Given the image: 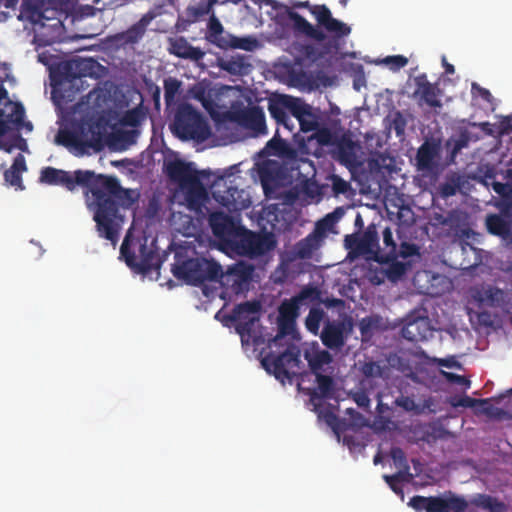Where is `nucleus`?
Here are the masks:
<instances>
[{
	"label": "nucleus",
	"mask_w": 512,
	"mask_h": 512,
	"mask_svg": "<svg viewBox=\"0 0 512 512\" xmlns=\"http://www.w3.org/2000/svg\"><path fill=\"white\" fill-rule=\"evenodd\" d=\"M40 181L48 185H59L73 191L76 186L86 187L91 193L88 208L98 236L115 246L124 224L121 209L132 208L140 198L136 189H126L116 177L95 175L93 171L76 170L71 173L54 167L41 170Z\"/></svg>",
	"instance_id": "obj_1"
},
{
	"label": "nucleus",
	"mask_w": 512,
	"mask_h": 512,
	"mask_svg": "<svg viewBox=\"0 0 512 512\" xmlns=\"http://www.w3.org/2000/svg\"><path fill=\"white\" fill-rule=\"evenodd\" d=\"M285 12L292 21L296 37L304 36L315 42H324L326 52L339 50L351 33V27L334 18L325 4L295 1L292 7L285 6Z\"/></svg>",
	"instance_id": "obj_2"
},
{
	"label": "nucleus",
	"mask_w": 512,
	"mask_h": 512,
	"mask_svg": "<svg viewBox=\"0 0 512 512\" xmlns=\"http://www.w3.org/2000/svg\"><path fill=\"white\" fill-rule=\"evenodd\" d=\"M166 174L178 184L188 209L200 212L208 200V192L193 164L178 159L170 161L166 165Z\"/></svg>",
	"instance_id": "obj_3"
},
{
	"label": "nucleus",
	"mask_w": 512,
	"mask_h": 512,
	"mask_svg": "<svg viewBox=\"0 0 512 512\" xmlns=\"http://www.w3.org/2000/svg\"><path fill=\"white\" fill-rule=\"evenodd\" d=\"M100 64L93 58H75L62 63L59 67L61 80L59 89L60 98L65 101H73L76 93L84 90L83 78L96 77Z\"/></svg>",
	"instance_id": "obj_4"
},
{
	"label": "nucleus",
	"mask_w": 512,
	"mask_h": 512,
	"mask_svg": "<svg viewBox=\"0 0 512 512\" xmlns=\"http://www.w3.org/2000/svg\"><path fill=\"white\" fill-rule=\"evenodd\" d=\"M170 130L181 140L203 142L211 136L207 119L189 103L177 106Z\"/></svg>",
	"instance_id": "obj_5"
},
{
	"label": "nucleus",
	"mask_w": 512,
	"mask_h": 512,
	"mask_svg": "<svg viewBox=\"0 0 512 512\" xmlns=\"http://www.w3.org/2000/svg\"><path fill=\"white\" fill-rule=\"evenodd\" d=\"M171 271L174 277L193 286H199L206 281H218L223 277L219 263L213 259L198 257L182 259L181 256H176Z\"/></svg>",
	"instance_id": "obj_6"
},
{
	"label": "nucleus",
	"mask_w": 512,
	"mask_h": 512,
	"mask_svg": "<svg viewBox=\"0 0 512 512\" xmlns=\"http://www.w3.org/2000/svg\"><path fill=\"white\" fill-rule=\"evenodd\" d=\"M408 505L416 512H465L469 503L463 496L447 491L441 496H413Z\"/></svg>",
	"instance_id": "obj_7"
},
{
	"label": "nucleus",
	"mask_w": 512,
	"mask_h": 512,
	"mask_svg": "<svg viewBox=\"0 0 512 512\" xmlns=\"http://www.w3.org/2000/svg\"><path fill=\"white\" fill-rule=\"evenodd\" d=\"M318 295L319 292L317 288L305 286L291 299L282 302L279 307V330L278 334L274 337L273 342L276 343L287 334V329L294 325L301 306L306 304L308 301L316 300Z\"/></svg>",
	"instance_id": "obj_8"
},
{
	"label": "nucleus",
	"mask_w": 512,
	"mask_h": 512,
	"mask_svg": "<svg viewBox=\"0 0 512 512\" xmlns=\"http://www.w3.org/2000/svg\"><path fill=\"white\" fill-rule=\"evenodd\" d=\"M300 363V351L295 347L287 348L279 355L270 352L261 360L265 370L281 382H284L285 379L290 380L292 375L289 369L299 367Z\"/></svg>",
	"instance_id": "obj_9"
},
{
	"label": "nucleus",
	"mask_w": 512,
	"mask_h": 512,
	"mask_svg": "<svg viewBox=\"0 0 512 512\" xmlns=\"http://www.w3.org/2000/svg\"><path fill=\"white\" fill-rule=\"evenodd\" d=\"M229 119L242 128L252 131L255 136L266 133L265 114L260 106L233 108L229 112Z\"/></svg>",
	"instance_id": "obj_10"
},
{
	"label": "nucleus",
	"mask_w": 512,
	"mask_h": 512,
	"mask_svg": "<svg viewBox=\"0 0 512 512\" xmlns=\"http://www.w3.org/2000/svg\"><path fill=\"white\" fill-rule=\"evenodd\" d=\"M120 254L124 258L127 266L143 274L150 272L154 268V261L157 256L156 252L148 247L146 243L139 245L138 255H136L130 249L128 236H126L122 242Z\"/></svg>",
	"instance_id": "obj_11"
},
{
	"label": "nucleus",
	"mask_w": 512,
	"mask_h": 512,
	"mask_svg": "<svg viewBox=\"0 0 512 512\" xmlns=\"http://www.w3.org/2000/svg\"><path fill=\"white\" fill-rule=\"evenodd\" d=\"M213 235L221 242L231 244L242 235L244 228L233 217L222 211H215L208 219Z\"/></svg>",
	"instance_id": "obj_12"
},
{
	"label": "nucleus",
	"mask_w": 512,
	"mask_h": 512,
	"mask_svg": "<svg viewBox=\"0 0 512 512\" xmlns=\"http://www.w3.org/2000/svg\"><path fill=\"white\" fill-rule=\"evenodd\" d=\"M469 294L479 307L504 309L509 303L508 294L504 290L488 283L472 286Z\"/></svg>",
	"instance_id": "obj_13"
},
{
	"label": "nucleus",
	"mask_w": 512,
	"mask_h": 512,
	"mask_svg": "<svg viewBox=\"0 0 512 512\" xmlns=\"http://www.w3.org/2000/svg\"><path fill=\"white\" fill-rule=\"evenodd\" d=\"M261 305L257 301H246L238 304L232 311L231 320L237 322L236 330L243 336L249 335L252 331L258 316L248 317L249 315H257L260 312Z\"/></svg>",
	"instance_id": "obj_14"
},
{
	"label": "nucleus",
	"mask_w": 512,
	"mask_h": 512,
	"mask_svg": "<svg viewBox=\"0 0 512 512\" xmlns=\"http://www.w3.org/2000/svg\"><path fill=\"white\" fill-rule=\"evenodd\" d=\"M261 305L257 301H246L238 304L232 311L231 320L237 322L236 330L243 336L249 335L252 331L258 316L248 317L249 315H257L260 312Z\"/></svg>",
	"instance_id": "obj_15"
},
{
	"label": "nucleus",
	"mask_w": 512,
	"mask_h": 512,
	"mask_svg": "<svg viewBox=\"0 0 512 512\" xmlns=\"http://www.w3.org/2000/svg\"><path fill=\"white\" fill-rule=\"evenodd\" d=\"M241 247L244 253L251 256H261L272 250L275 242L270 235L257 234L244 229Z\"/></svg>",
	"instance_id": "obj_16"
},
{
	"label": "nucleus",
	"mask_w": 512,
	"mask_h": 512,
	"mask_svg": "<svg viewBox=\"0 0 512 512\" xmlns=\"http://www.w3.org/2000/svg\"><path fill=\"white\" fill-rule=\"evenodd\" d=\"M86 126L83 124L77 130H61L56 139L57 142L74 152L75 155H83L88 148L92 147L91 140H85Z\"/></svg>",
	"instance_id": "obj_17"
},
{
	"label": "nucleus",
	"mask_w": 512,
	"mask_h": 512,
	"mask_svg": "<svg viewBox=\"0 0 512 512\" xmlns=\"http://www.w3.org/2000/svg\"><path fill=\"white\" fill-rule=\"evenodd\" d=\"M324 346L331 350H340L346 341V325L343 321H327L321 335Z\"/></svg>",
	"instance_id": "obj_18"
},
{
	"label": "nucleus",
	"mask_w": 512,
	"mask_h": 512,
	"mask_svg": "<svg viewBox=\"0 0 512 512\" xmlns=\"http://www.w3.org/2000/svg\"><path fill=\"white\" fill-rule=\"evenodd\" d=\"M402 337L410 342L427 340L431 335V328L427 317L407 318L401 329Z\"/></svg>",
	"instance_id": "obj_19"
},
{
	"label": "nucleus",
	"mask_w": 512,
	"mask_h": 512,
	"mask_svg": "<svg viewBox=\"0 0 512 512\" xmlns=\"http://www.w3.org/2000/svg\"><path fill=\"white\" fill-rule=\"evenodd\" d=\"M168 51L170 54L182 59L191 61H200L205 56V52L199 47L192 46L185 37L179 36L176 38H169Z\"/></svg>",
	"instance_id": "obj_20"
},
{
	"label": "nucleus",
	"mask_w": 512,
	"mask_h": 512,
	"mask_svg": "<svg viewBox=\"0 0 512 512\" xmlns=\"http://www.w3.org/2000/svg\"><path fill=\"white\" fill-rule=\"evenodd\" d=\"M153 18L154 15L151 13L143 15L138 22L133 24L126 31L115 34L113 39L121 45H133L138 43L143 38L147 26Z\"/></svg>",
	"instance_id": "obj_21"
},
{
	"label": "nucleus",
	"mask_w": 512,
	"mask_h": 512,
	"mask_svg": "<svg viewBox=\"0 0 512 512\" xmlns=\"http://www.w3.org/2000/svg\"><path fill=\"white\" fill-rule=\"evenodd\" d=\"M416 90L415 96H420V99L424 101L429 107L439 108L442 106L440 96V89L436 84H432L428 81L425 74L419 75L415 78Z\"/></svg>",
	"instance_id": "obj_22"
},
{
	"label": "nucleus",
	"mask_w": 512,
	"mask_h": 512,
	"mask_svg": "<svg viewBox=\"0 0 512 512\" xmlns=\"http://www.w3.org/2000/svg\"><path fill=\"white\" fill-rule=\"evenodd\" d=\"M493 178L494 175L486 174V180ZM485 184L491 185L494 192L500 196V200L496 204V207L502 215L512 219V184L498 181H492L491 183L485 181Z\"/></svg>",
	"instance_id": "obj_23"
},
{
	"label": "nucleus",
	"mask_w": 512,
	"mask_h": 512,
	"mask_svg": "<svg viewBox=\"0 0 512 512\" xmlns=\"http://www.w3.org/2000/svg\"><path fill=\"white\" fill-rule=\"evenodd\" d=\"M487 231L503 240L512 242V219L500 214H489L485 219Z\"/></svg>",
	"instance_id": "obj_24"
},
{
	"label": "nucleus",
	"mask_w": 512,
	"mask_h": 512,
	"mask_svg": "<svg viewBox=\"0 0 512 512\" xmlns=\"http://www.w3.org/2000/svg\"><path fill=\"white\" fill-rule=\"evenodd\" d=\"M316 376L317 387L310 389L308 395L310 396V401L314 405V410L318 411L320 407V403H316V400L321 399H330L334 394V380L331 376L323 375L322 373H318Z\"/></svg>",
	"instance_id": "obj_25"
},
{
	"label": "nucleus",
	"mask_w": 512,
	"mask_h": 512,
	"mask_svg": "<svg viewBox=\"0 0 512 512\" xmlns=\"http://www.w3.org/2000/svg\"><path fill=\"white\" fill-rule=\"evenodd\" d=\"M304 359L308 362L309 368L314 375L322 373L324 367L333 361L330 352L319 349L318 346L305 349Z\"/></svg>",
	"instance_id": "obj_26"
},
{
	"label": "nucleus",
	"mask_w": 512,
	"mask_h": 512,
	"mask_svg": "<svg viewBox=\"0 0 512 512\" xmlns=\"http://www.w3.org/2000/svg\"><path fill=\"white\" fill-rule=\"evenodd\" d=\"M439 147L435 142L425 141L416 154L417 167L421 171H432L435 167V158L438 155Z\"/></svg>",
	"instance_id": "obj_27"
},
{
	"label": "nucleus",
	"mask_w": 512,
	"mask_h": 512,
	"mask_svg": "<svg viewBox=\"0 0 512 512\" xmlns=\"http://www.w3.org/2000/svg\"><path fill=\"white\" fill-rule=\"evenodd\" d=\"M212 193L215 200L223 206L236 208V195L239 191L237 187L228 185L225 179L221 178L215 183Z\"/></svg>",
	"instance_id": "obj_28"
},
{
	"label": "nucleus",
	"mask_w": 512,
	"mask_h": 512,
	"mask_svg": "<svg viewBox=\"0 0 512 512\" xmlns=\"http://www.w3.org/2000/svg\"><path fill=\"white\" fill-rule=\"evenodd\" d=\"M258 40L253 36L238 37L232 34H226L221 37L218 46L223 49H242L245 51H253L258 47Z\"/></svg>",
	"instance_id": "obj_29"
},
{
	"label": "nucleus",
	"mask_w": 512,
	"mask_h": 512,
	"mask_svg": "<svg viewBox=\"0 0 512 512\" xmlns=\"http://www.w3.org/2000/svg\"><path fill=\"white\" fill-rule=\"evenodd\" d=\"M220 67L224 71L235 76H246L252 70V65L244 55L233 56L230 59L223 61Z\"/></svg>",
	"instance_id": "obj_30"
},
{
	"label": "nucleus",
	"mask_w": 512,
	"mask_h": 512,
	"mask_svg": "<svg viewBox=\"0 0 512 512\" xmlns=\"http://www.w3.org/2000/svg\"><path fill=\"white\" fill-rule=\"evenodd\" d=\"M359 245L362 247V254H374L379 253V235L375 224H370L364 233L361 235Z\"/></svg>",
	"instance_id": "obj_31"
},
{
	"label": "nucleus",
	"mask_w": 512,
	"mask_h": 512,
	"mask_svg": "<svg viewBox=\"0 0 512 512\" xmlns=\"http://www.w3.org/2000/svg\"><path fill=\"white\" fill-rule=\"evenodd\" d=\"M287 102H290V100L288 99V95H279L269 99L268 111L271 117L275 119L276 123H278L279 121L289 120V114L287 112Z\"/></svg>",
	"instance_id": "obj_32"
},
{
	"label": "nucleus",
	"mask_w": 512,
	"mask_h": 512,
	"mask_svg": "<svg viewBox=\"0 0 512 512\" xmlns=\"http://www.w3.org/2000/svg\"><path fill=\"white\" fill-rule=\"evenodd\" d=\"M26 161L22 154H18L12 166L4 172L5 181L11 186L21 187L22 185V172L26 171Z\"/></svg>",
	"instance_id": "obj_33"
},
{
	"label": "nucleus",
	"mask_w": 512,
	"mask_h": 512,
	"mask_svg": "<svg viewBox=\"0 0 512 512\" xmlns=\"http://www.w3.org/2000/svg\"><path fill=\"white\" fill-rule=\"evenodd\" d=\"M319 247V238L315 234H309L301 239L294 246V255L299 259H308L313 252Z\"/></svg>",
	"instance_id": "obj_34"
},
{
	"label": "nucleus",
	"mask_w": 512,
	"mask_h": 512,
	"mask_svg": "<svg viewBox=\"0 0 512 512\" xmlns=\"http://www.w3.org/2000/svg\"><path fill=\"white\" fill-rule=\"evenodd\" d=\"M383 243L387 252L384 253L380 250L379 253H376V256L373 257L378 263H388L390 260L396 259L397 257V245L389 227H386L383 231Z\"/></svg>",
	"instance_id": "obj_35"
},
{
	"label": "nucleus",
	"mask_w": 512,
	"mask_h": 512,
	"mask_svg": "<svg viewBox=\"0 0 512 512\" xmlns=\"http://www.w3.org/2000/svg\"><path fill=\"white\" fill-rule=\"evenodd\" d=\"M218 0H203L197 5H190L186 8L185 14L189 22H195L201 17L209 14Z\"/></svg>",
	"instance_id": "obj_36"
},
{
	"label": "nucleus",
	"mask_w": 512,
	"mask_h": 512,
	"mask_svg": "<svg viewBox=\"0 0 512 512\" xmlns=\"http://www.w3.org/2000/svg\"><path fill=\"white\" fill-rule=\"evenodd\" d=\"M472 504L488 510L489 512H505L506 510V506L503 502L499 501L496 497L486 494H478L472 500Z\"/></svg>",
	"instance_id": "obj_37"
},
{
	"label": "nucleus",
	"mask_w": 512,
	"mask_h": 512,
	"mask_svg": "<svg viewBox=\"0 0 512 512\" xmlns=\"http://www.w3.org/2000/svg\"><path fill=\"white\" fill-rule=\"evenodd\" d=\"M181 85L182 82L175 77H168L164 80V100L167 108L175 104Z\"/></svg>",
	"instance_id": "obj_38"
},
{
	"label": "nucleus",
	"mask_w": 512,
	"mask_h": 512,
	"mask_svg": "<svg viewBox=\"0 0 512 512\" xmlns=\"http://www.w3.org/2000/svg\"><path fill=\"white\" fill-rule=\"evenodd\" d=\"M290 102L288 104V110L297 119L301 120L303 117H312L311 106L302 102L298 98H294L288 95Z\"/></svg>",
	"instance_id": "obj_39"
},
{
	"label": "nucleus",
	"mask_w": 512,
	"mask_h": 512,
	"mask_svg": "<svg viewBox=\"0 0 512 512\" xmlns=\"http://www.w3.org/2000/svg\"><path fill=\"white\" fill-rule=\"evenodd\" d=\"M381 325V317L378 315L366 316L359 321L358 327L363 338L371 337L373 332Z\"/></svg>",
	"instance_id": "obj_40"
},
{
	"label": "nucleus",
	"mask_w": 512,
	"mask_h": 512,
	"mask_svg": "<svg viewBox=\"0 0 512 512\" xmlns=\"http://www.w3.org/2000/svg\"><path fill=\"white\" fill-rule=\"evenodd\" d=\"M320 44H322V50L320 51L319 49H317L315 47V45L313 44H303L300 46L299 48V52L308 60L310 61H317L319 60L320 58H322L325 54H329V53H337V51H331V52H326L325 48H324V42H319Z\"/></svg>",
	"instance_id": "obj_41"
},
{
	"label": "nucleus",
	"mask_w": 512,
	"mask_h": 512,
	"mask_svg": "<svg viewBox=\"0 0 512 512\" xmlns=\"http://www.w3.org/2000/svg\"><path fill=\"white\" fill-rule=\"evenodd\" d=\"M391 261L392 262L386 269V276L391 281H397L402 276L405 275L408 269V264L400 261H395V259H392Z\"/></svg>",
	"instance_id": "obj_42"
},
{
	"label": "nucleus",
	"mask_w": 512,
	"mask_h": 512,
	"mask_svg": "<svg viewBox=\"0 0 512 512\" xmlns=\"http://www.w3.org/2000/svg\"><path fill=\"white\" fill-rule=\"evenodd\" d=\"M383 479L396 494H403L401 483L407 479L406 472L398 471L393 475H383Z\"/></svg>",
	"instance_id": "obj_43"
},
{
	"label": "nucleus",
	"mask_w": 512,
	"mask_h": 512,
	"mask_svg": "<svg viewBox=\"0 0 512 512\" xmlns=\"http://www.w3.org/2000/svg\"><path fill=\"white\" fill-rule=\"evenodd\" d=\"M340 159L345 163H351L355 159L354 143L350 139H343L338 146Z\"/></svg>",
	"instance_id": "obj_44"
},
{
	"label": "nucleus",
	"mask_w": 512,
	"mask_h": 512,
	"mask_svg": "<svg viewBox=\"0 0 512 512\" xmlns=\"http://www.w3.org/2000/svg\"><path fill=\"white\" fill-rule=\"evenodd\" d=\"M467 314L471 321L476 319L480 326L491 327L493 325L492 315L488 311L477 312L471 308H467Z\"/></svg>",
	"instance_id": "obj_45"
},
{
	"label": "nucleus",
	"mask_w": 512,
	"mask_h": 512,
	"mask_svg": "<svg viewBox=\"0 0 512 512\" xmlns=\"http://www.w3.org/2000/svg\"><path fill=\"white\" fill-rule=\"evenodd\" d=\"M487 402L488 399H474L469 396H462L459 398H453L450 403L454 407L473 408L479 404H487Z\"/></svg>",
	"instance_id": "obj_46"
},
{
	"label": "nucleus",
	"mask_w": 512,
	"mask_h": 512,
	"mask_svg": "<svg viewBox=\"0 0 512 512\" xmlns=\"http://www.w3.org/2000/svg\"><path fill=\"white\" fill-rule=\"evenodd\" d=\"M390 455L395 465L402 468V471L406 472V475H408L409 465L404 451L399 447H393L390 451Z\"/></svg>",
	"instance_id": "obj_47"
},
{
	"label": "nucleus",
	"mask_w": 512,
	"mask_h": 512,
	"mask_svg": "<svg viewBox=\"0 0 512 512\" xmlns=\"http://www.w3.org/2000/svg\"><path fill=\"white\" fill-rule=\"evenodd\" d=\"M322 318V312L317 309H311L307 318H306V328L312 332L316 333L319 328V324Z\"/></svg>",
	"instance_id": "obj_48"
},
{
	"label": "nucleus",
	"mask_w": 512,
	"mask_h": 512,
	"mask_svg": "<svg viewBox=\"0 0 512 512\" xmlns=\"http://www.w3.org/2000/svg\"><path fill=\"white\" fill-rule=\"evenodd\" d=\"M394 404L407 412L418 410V405L415 403L414 399L409 396L400 395L395 399Z\"/></svg>",
	"instance_id": "obj_49"
},
{
	"label": "nucleus",
	"mask_w": 512,
	"mask_h": 512,
	"mask_svg": "<svg viewBox=\"0 0 512 512\" xmlns=\"http://www.w3.org/2000/svg\"><path fill=\"white\" fill-rule=\"evenodd\" d=\"M384 63L387 64L391 70L397 71L407 65L408 59L403 55H393L387 56L384 59Z\"/></svg>",
	"instance_id": "obj_50"
},
{
	"label": "nucleus",
	"mask_w": 512,
	"mask_h": 512,
	"mask_svg": "<svg viewBox=\"0 0 512 512\" xmlns=\"http://www.w3.org/2000/svg\"><path fill=\"white\" fill-rule=\"evenodd\" d=\"M208 30H209L210 36L213 37L217 41V43L219 42V39L221 37H225L223 35V26H222V24L214 16H212L210 18V20H209Z\"/></svg>",
	"instance_id": "obj_51"
},
{
	"label": "nucleus",
	"mask_w": 512,
	"mask_h": 512,
	"mask_svg": "<svg viewBox=\"0 0 512 512\" xmlns=\"http://www.w3.org/2000/svg\"><path fill=\"white\" fill-rule=\"evenodd\" d=\"M349 188V183L342 179L340 176H332V190L336 195L345 194Z\"/></svg>",
	"instance_id": "obj_52"
},
{
	"label": "nucleus",
	"mask_w": 512,
	"mask_h": 512,
	"mask_svg": "<svg viewBox=\"0 0 512 512\" xmlns=\"http://www.w3.org/2000/svg\"><path fill=\"white\" fill-rule=\"evenodd\" d=\"M496 129H497V133L500 136H503V135H506V134H509L510 132H512V116L511 115L502 116L496 126Z\"/></svg>",
	"instance_id": "obj_53"
},
{
	"label": "nucleus",
	"mask_w": 512,
	"mask_h": 512,
	"mask_svg": "<svg viewBox=\"0 0 512 512\" xmlns=\"http://www.w3.org/2000/svg\"><path fill=\"white\" fill-rule=\"evenodd\" d=\"M458 188V183L452 180L441 184L439 187V191L442 197L447 198L454 196L457 193Z\"/></svg>",
	"instance_id": "obj_54"
},
{
	"label": "nucleus",
	"mask_w": 512,
	"mask_h": 512,
	"mask_svg": "<svg viewBox=\"0 0 512 512\" xmlns=\"http://www.w3.org/2000/svg\"><path fill=\"white\" fill-rule=\"evenodd\" d=\"M399 255L402 258H408L415 255H419V248L415 244L403 242L400 246Z\"/></svg>",
	"instance_id": "obj_55"
},
{
	"label": "nucleus",
	"mask_w": 512,
	"mask_h": 512,
	"mask_svg": "<svg viewBox=\"0 0 512 512\" xmlns=\"http://www.w3.org/2000/svg\"><path fill=\"white\" fill-rule=\"evenodd\" d=\"M362 373L366 377L378 376L381 373V368L376 362H373V361L365 362L362 366Z\"/></svg>",
	"instance_id": "obj_56"
},
{
	"label": "nucleus",
	"mask_w": 512,
	"mask_h": 512,
	"mask_svg": "<svg viewBox=\"0 0 512 512\" xmlns=\"http://www.w3.org/2000/svg\"><path fill=\"white\" fill-rule=\"evenodd\" d=\"M298 122L303 132H311L318 128V122L313 114L312 117H303Z\"/></svg>",
	"instance_id": "obj_57"
},
{
	"label": "nucleus",
	"mask_w": 512,
	"mask_h": 512,
	"mask_svg": "<svg viewBox=\"0 0 512 512\" xmlns=\"http://www.w3.org/2000/svg\"><path fill=\"white\" fill-rule=\"evenodd\" d=\"M470 141V137L468 132L464 131L462 132L459 137L454 141V146L452 149L453 154H457L460 152L463 148L468 146V143Z\"/></svg>",
	"instance_id": "obj_58"
},
{
	"label": "nucleus",
	"mask_w": 512,
	"mask_h": 512,
	"mask_svg": "<svg viewBox=\"0 0 512 512\" xmlns=\"http://www.w3.org/2000/svg\"><path fill=\"white\" fill-rule=\"evenodd\" d=\"M471 90L474 95L479 96L480 98H482L484 101H486L488 103H490L493 99L490 91L486 88L481 87L476 82L472 83Z\"/></svg>",
	"instance_id": "obj_59"
},
{
	"label": "nucleus",
	"mask_w": 512,
	"mask_h": 512,
	"mask_svg": "<svg viewBox=\"0 0 512 512\" xmlns=\"http://www.w3.org/2000/svg\"><path fill=\"white\" fill-rule=\"evenodd\" d=\"M361 236L352 234L345 237V245L347 248L354 250L355 252L362 254V247L359 245Z\"/></svg>",
	"instance_id": "obj_60"
},
{
	"label": "nucleus",
	"mask_w": 512,
	"mask_h": 512,
	"mask_svg": "<svg viewBox=\"0 0 512 512\" xmlns=\"http://www.w3.org/2000/svg\"><path fill=\"white\" fill-rule=\"evenodd\" d=\"M446 378L455 384L464 386L465 388H468L470 386V380L467 379L465 376L454 374V373H445Z\"/></svg>",
	"instance_id": "obj_61"
},
{
	"label": "nucleus",
	"mask_w": 512,
	"mask_h": 512,
	"mask_svg": "<svg viewBox=\"0 0 512 512\" xmlns=\"http://www.w3.org/2000/svg\"><path fill=\"white\" fill-rule=\"evenodd\" d=\"M483 405H484L483 413H485L486 415H488L490 417H498L503 413L502 409H499V408L494 407L493 405L489 404V401L487 402V404H483Z\"/></svg>",
	"instance_id": "obj_62"
},
{
	"label": "nucleus",
	"mask_w": 512,
	"mask_h": 512,
	"mask_svg": "<svg viewBox=\"0 0 512 512\" xmlns=\"http://www.w3.org/2000/svg\"><path fill=\"white\" fill-rule=\"evenodd\" d=\"M319 414L321 417H323V419L329 426L333 427L336 424L337 416L332 411H330V410L320 411Z\"/></svg>",
	"instance_id": "obj_63"
},
{
	"label": "nucleus",
	"mask_w": 512,
	"mask_h": 512,
	"mask_svg": "<svg viewBox=\"0 0 512 512\" xmlns=\"http://www.w3.org/2000/svg\"><path fill=\"white\" fill-rule=\"evenodd\" d=\"M13 143H15V148H17V149H19L21 151H26L27 150L26 140L20 134H16L13 137Z\"/></svg>",
	"instance_id": "obj_64"
}]
</instances>
